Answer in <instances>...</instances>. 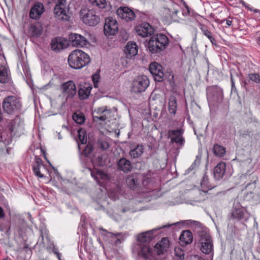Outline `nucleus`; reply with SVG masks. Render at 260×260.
<instances>
[{"label":"nucleus","mask_w":260,"mask_h":260,"mask_svg":"<svg viewBox=\"0 0 260 260\" xmlns=\"http://www.w3.org/2000/svg\"><path fill=\"white\" fill-rule=\"evenodd\" d=\"M89 1L93 6H98L100 8H104L106 6L105 0H89Z\"/></svg>","instance_id":"40"},{"label":"nucleus","mask_w":260,"mask_h":260,"mask_svg":"<svg viewBox=\"0 0 260 260\" xmlns=\"http://www.w3.org/2000/svg\"><path fill=\"white\" fill-rule=\"evenodd\" d=\"M71 67L72 68L74 69L78 70V69H81L84 66H77V67H76V66H71Z\"/></svg>","instance_id":"55"},{"label":"nucleus","mask_w":260,"mask_h":260,"mask_svg":"<svg viewBox=\"0 0 260 260\" xmlns=\"http://www.w3.org/2000/svg\"><path fill=\"white\" fill-rule=\"evenodd\" d=\"M122 60H123V61L125 60V63H126V64L129 63V62H128L127 60H125V58H123V59H122Z\"/></svg>","instance_id":"61"},{"label":"nucleus","mask_w":260,"mask_h":260,"mask_svg":"<svg viewBox=\"0 0 260 260\" xmlns=\"http://www.w3.org/2000/svg\"><path fill=\"white\" fill-rule=\"evenodd\" d=\"M55 6L54 9V13L55 17L59 20L68 21L70 17L67 14L66 9L67 7V0H55Z\"/></svg>","instance_id":"10"},{"label":"nucleus","mask_w":260,"mask_h":260,"mask_svg":"<svg viewBox=\"0 0 260 260\" xmlns=\"http://www.w3.org/2000/svg\"><path fill=\"white\" fill-rule=\"evenodd\" d=\"M150 84L148 78L145 75L136 77L131 84V90L135 93L144 92Z\"/></svg>","instance_id":"6"},{"label":"nucleus","mask_w":260,"mask_h":260,"mask_svg":"<svg viewBox=\"0 0 260 260\" xmlns=\"http://www.w3.org/2000/svg\"><path fill=\"white\" fill-rule=\"evenodd\" d=\"M183 133L184 131L182 128L169 131L168 134L171 142L176 143L180 147H182L185 143V140L183 137Z\"/></svg>","instance_id":"17"},{"label":"nucleus","mask_w":260,"mask_h":260,"mask_svg":"<svg viewBox=\"0 0 260 260\" xmlns=\"http://www.w3.org/2000/svg\"><path fill=\"white\" fill-rule=\"evenodd\" d=\"M149 71L155 81H161L164 77L162 66H149Z\"/></svg>","instance_id":"29"},{"label":"nucleus","mask_w":260,"mask_h":260,"mask_svg":"<svg viewBox=\"0 0 260 260\" xmlns=\"http://www.w3.org/2000/svg\"><path fill=\"white\" fill-rule=\"evenodd\" d=\"M181 3L184 7H187L188 6L184 0H181Z\"/></svg>","instance_id":"57"},{"label":"nucleus","mask_w":260,"mask_h":260,"mask_svg":"<svg viewBox=\"0 0 260 260\" xmlns=\"http://www.w3.org/2000/svg\"><path fill=\"white\" fill-rule=\"evenodd\" d=\"M112 110L108 108L107 106H103L96 109L94 113L97 115H93V119L94 121H105L107 118L110 116Z\"/></svg>","instance_id":"18"},{"label":"nucleus","mask_w":260,"mask_h":260,"mask_svg":"<svg viewBox=\"0 0 260 260\" xmlns=\"http://www.w3.org/2000/svg\"><path fill=\"white\" fill-rule=\"evenodd\" d=\"M69 42L68 40L57 37L53 39L51 41V49L55 52H59L68 47Z\"/></svg>","instance_id":"19"},{"label":"nucleus","mask_w":260,"mask_h":260,"mask_svg":"<svg viewBox=\"0 0 260 260\" xmlns=\"http://www.w3.org/2000/svg\"><path fill=\"white\" fill-rule=\"evenodd\" d=\"M124 52L127 58L131 59L138 53V46L136 43L128 42L125 48Z\"/></svg>","instance_id":"28"},{"label":"nucleus","mask_w":260,"mask_h":260,"mask_svg":"<svg viewBox=\"0 0 260 260\" xmlns=\"http://www.w3.org/2000/svg\"><path fill=\"white\" fill-rule=\"evenodd\" d=\"M99 230L103 231L102 235L105 237L106 240H108V239H106L107 238L111 239L110 242L112 244L117 245L124 240V237L121 233L114 234L113 233L108 232L102 228H100Z\"/></svg>","instance_id":"21"},{"label":"nucleus","mask_w":260,"mask_h":260,"mask_svg":"<svg viewBox=\"0 0 260 260\" xmlns=\"http://www.w3.org/2000/svg\"><path fill=\"white\" fill-rule=\"evenodd\" d=\"M149 65L152 66V65H159V64L156 62L153 61V62H151L149 64Z\"/></svg>","instance_id":"59"},{"label":"nucleus","mask_w":260,"mask_h":260,"mask_svg":"<svg viewBox=\"0 0 260 260\" xmlns=\"http://www.w3.org/2000/svg\"><path fill=\"white\" fill-rule=\"evenodd\" d=\"M78 137L80 142L82 144H85L87 142V138L85 136V132L84 130L79 129L78 131Z\"/></svg>","instance_id":"41"},{"label":"nucleus","mask_w":260,"mask_h":260,"mask_svg":"<svg viewBox=\"0 0 260 260\" xmlns=\"http://www.w3.org/2000/svg\"><path fill=\"white\" fill-rule=\"evenodd\" d=\"M209 39L210 40L212 45L216 46V41L212 36L210 37Z\"/></svg>","instance_id":"50"},{"label":"nucleus","mask_w":260,"mask_h":260,"mask_svg":"<svg viewBox=\"0 0 260 260\" xmlns=\"http://www.w3.org/2000/svg\"><path fill=\"white\" fill-rule=\"evenodd\" d=\"M28 248V245L26 243H25L24 244V246H23V249H27Z\"/></svg>","instance_id":"60"},{"label":"nucleus","mask_w":260,"mask_h":260,"mask_svg":"<svg viewBox=\"0 0 260 260\" xmlns=\"http://www.w3.org/2000/svg\"><path fill=\"white\" fill-rule=\"evenodd\" d=\"M169 246V241L168 238H163L155 246L157 254H156L158 260H159V254L166 251Z\"/></svg>","instance_id":"27"},{"label":"nucleus","mask_w":260,"mask_h":260,"mask_svg":"<svg viewBox=\"0 0 260 260\" xmlns=\"http://www.w3.org/2000/svg\"><path fill=\"white\" fill-rule=\"evenodd\" d=\"M174 253L175 256L180 260H183L184 259L185 252L181 248L175 247L174 249Z\"/></svg>","instance_id":"39"},{"label":"nucleus","mask_w":260,"mask_h":260,"mask_svg":"<svg viewBox=\"0 0 260 260\" xmlns=\"http://www.w3.org/2000/svg\"><path fill=\"white\" fill-rule=\"evenodd\" d=\"M5 133H1L0 134V142H3L5 144H9V143L11 141V139L10 138H6L5 136Z\"/></svg>","instance_id":"45"},{"label":"nucleus","mask_w":260,"mask_h":260,"mask_svg":"<svg viewBox=\"0 0 260 260\" xmlns=\"http://www.w3.org/2000/svg\"><path fill=\"white\" fill-rule=\"evenodd\" d=\"M250 216L247 210L238 201H235L231 211L230 218L237 221H247Z\"/></svg>","instance_id":"4"},{"label":"nucleus","mask_w":260,"mask_h":260,"mask_svg":"<svg viewBox=\"0 0 260 260\" xmlns=\"http://www.w3.org/2000/svg\"><path fill=\"white\" fill-rule=\"evenodd\" d=\"M126 182L130 188L135 189L140 184V175L137 174H131L127 176Z\"/></svg>","instance_id":"30"},{"label":"nucleus","mask_w":260,"mask_h":260,"mask_svg":"<svg viewBox=\"0 0 260 260\" xmlns=\"http://www.w3.org/2000/svg\"><path fill=\"white\" fill-rule=\"evenodd\" d=\"M201 29L203 34L208 39L212 37L211 32L207 29L206 26H202Z\"/></svg>","instance_id":"46"},{"label":"nucleus","mask_w":260,"mask_h":260,"mask_svg":"<svg viewBox=\"0 0 260 260\" xmlns=\"http://www.w3.org/2000/svg\"><path fill=\"white\" fill-rule=\"evenodd\" d=\"M90 174L92 177L101 186L104 185L110 180L109 175L103 170L99 169L90 170Z\"/></svg>","instance_id":"14"},{"label":"nucleus","mask_w":260,"mask_h":260,"mask_svg":"<svg viewBox=\"0 0 260 260\" xmlns=\"http://www.w3.org/2000/svg\"><path fill=\"white\" fill-rule=\"evenodd\" d=\"M186 11L183 12V15L184 16L189 15L190 13L189 7L187 6V7H185Z\"/></svg>","instance_id":"49"},{"label":"nucleus","mask_w":260,"mask_h":260,"mask_svg":"<svg viewBox=\"0 0 260 260\" xmlns=\"http://www.w3.org/2000/svg\"><path fill=\"white\" fill-rule=\"evenodd\" d=\"M226 164L224 162H220L214 169V176L216 180H219L221 179L225 171Z\"/></svg>","instance_id":"31"},{"label":"nucleus","mask_w":260,"mask_h":260,"mask_svg":"<svg viewBox=\"0 0 260 260\" xmlns=\"http://www.w3.org/2000/svg\"><path fill=\"white\" fill-rule=\"evenodd\" d=\"M144 148L142 145H137V146L132 149L129 153L130 156L134 158H136L140 157L143 153Z\"/></svg>","instance_id":"35"},{"label":"nucleus","mask_w":260,"mask_h":260,"mask_svg":"<svg viewBox=\"0 0 260 260\" xmlns=\"http://www.w3.org/2000/svg\"><path fill=\"white\" fill-rule=\"evenodd\" d=\"M117 169L124 173H128L131 171L133 166L131 161L125 157L121 158L117 163Z\"/></svg>","instance_id":"26"},{"label":"nucleus","mask_w":260,"mask_h":260,"mask_svg":"<svg viewBox=\"0 0 260 260\" xmlns=\"http://www.w3.org/2000/svg\"><path fill=\"white\" fill-rule=\"evenodd\" d=\"M177 109V98L173 95L169 98L168 110L170 114L175 115Z\"/></svg>","instance_id":"33"},{"label":"nucleus","mask_w":260,"mask_h":260,"mask_svg":"<svg viewBox=\"0 0 260 260\" xmlns=\"http://www.w3.org/2000/svg\"><path fill=\"white\" fill-rule=\"evenodd\" d=\"M251 177L253 178V179H254L253 182L252 183H248L247 185H246V187H248L249 186H250L251 185H253L254 187H255V182L257 180V178L256 176H254L253 175H252L251 176Z\"/></svg>","instance_id":"48"},{"label":"nucleus","mask_w":260,"mask_h":260,"mask_svg":"<svg viewBox=\"0 0 260 260\" xmlns=\"http://www.w3.org/2000/svg\"><path fill=\"white\" fill-rule=\"evenodd\" d=\"M135 29L138 35L142 38L151 36L154 31L153 27L147 22H143L139 24L136 26Z\"/></svg>","instance_id":"16"},{"label":"nucleus","mask_w":260,"mask_h":260,"mask_svg":"<svg viewBox=\"0 0 260 260\" xmlns=\"http://www.w3.org/2000/svg\"><path fill=\"white\" fill-rule=\"evenodd\" d=\"M80 17L82 22L88 26H96L100 21V18L93 10L81 11Z\"/></svg>","instance_id":"8"},{"label":"nucleus","mask_w":260,"mask_h":260,"mask_svg":"<svg viewBox=\"0 0 260 260\" xmlns=\"http://www.w3.org/2000/svg\"><path fill=\"white\" fill-rule=\"evenodd\" d=\"M136 251L139 256L146 260H158L156 253L153 251L148 244H138L133 249Z\"/></svg>","instance_id":"7"},{"label":"nucleus","mask_w":260,"mask_h":260,"mask_svg":"<svg viewBox=\"0 0 260 260\" xmlns=\"http://www.w3.org/2000/svg\"><path fill=\"white\" fill-rule=\"evenodd\" d=\"M32 170L34 174L40 178H43V172L46 170V167L43 164L42 159L40 158L35 159V162L33 165Z\"/></svg>","instance_id":"25"},{"label":"nucleus","mask_w":260,"mask_h":260,"mask_svg":"<svg viewBox=\"0 0 260 260\" xmlns=\"http://www.w3.org/2000/svg\"><path fill=\"white\" fill-rule=\"evenodd\" d=\"M225 20H223L222 21H224ZM225 21H226V24L228 25V26H231L232 25V21L230 20H225Z\"/></svg>","instance_id":"54"},{"label":"nucleus","mask_w":260,"mask_h":260,"mask_svg":"<svg viewBox=\"0 0 260 260\" xmlns=\"http://www.w3.org/2000/svg\"><path fill=\"white\" fill-rule=\"evenodd\" d=\"M169 40L167 36L157 34L151 37L147 44L148 50L152 53L164 50L169 45Z\"/></svg>","instance_id":"1"},{"label":"nucleus","mask_w":260,"mask_h":260,"mask_svg":"<svg viewBox=\"0 0 260 260\" xmlns=\"http://www.w3.org/2000/svg\"><path fill=\"white\" fill-rule=\"evenodd\" d=\"M213 151L214 154L218 157L224 156L226 153L225 148L218 144L214 145Z\"/></svg>","instance_id":"36"},{"label":"nucleus","mask_w":260,"mask_h":260,"mask_svg":"<svg viewBox=\"0 0 260 260\" xmlns=\"http://www.w3.org/2000/svg\"><path fill=\"white\" fill-rule=\"evenodd\" d=\"M53 252L56 255L58 260H62L61 258V256H60L61 254L57 251L56 248H53Z\"/></svg>","instance_id":"47"},{"label":"nucleus","mask_w":260,"mask_h":260,"mask_svg":"<svg viewBox=\"0 0 260 260\" xmlns=\"http://www.w3.org/2000/svg\"><path fill=\"white\" fill-rule=\"evenodd\" d=\"M192 259V260H202L200 257L196 256V255L193 256Z\"/></svg>","instance_id":"56"},{"label":"nucleus","mask_w":260,"mask_h":260,"mask_svg":"<svg viewBox=\"0 0 260 260\" xmlns=\"http://www.w3.org/2000/svg\"><path fill=\"white\" fill-rule=\"evenodd\" d=\"M9 81V69L5 67L3 69L0 68V82L5 83Z\"/></svg>","instance_id":"37"},{"label":"nucleus","mask_w":260,"mask_h":260,"mask_svg":"<svg viewBox=\"0 0 260 260\" xmlns=\"http://www.w3.org/2000/svg\"><path fill=\"white\" fill-rule=\"evenodd\" d=\"M69 39L72 45L75 47H83L88 43L85 37L78 34H71Z\"/></svg>","instance_id":"20"},{"label":"nucleus","mask_w":260,"mask_h":260,"mask_svg":"<svg viewBox=\"0 0 260 260\" xmlns=\"http://www.w3.org/2000/svg\"><path fill=\"white\" fill-rule=\"evenodd\" d=\"M108 147V145L107 143H102V148L103 149H106Z\"/></svg>","instance_id":"53"},{"label":"nucleus","mask_w":260,"mask_h":260,"mask_svg":"<svg viewBox=\"0 0 260 260\" xmlns=\"http://www.w3.org/2000/svg\"><path fill=\"white\" fill-rule=\"evenodd\" d=\"M179 239L182 245H187L192 242L193 237L189 231H184L181 233Z\"/></svg>","instance_id":"32"},{"label":"nucleus","mask_w":260,"mask_h":260,"mask_svg":"<svg viewBox=\"0 0 260 260\" xmlns=\"http://www.w3.org/2000/svg\"><path fill=\"white\" fill-rule=\"evenodd\" d=\"M118 30V24L117 21L112 17H108L105 19L104 27V34L107 36H113Z\"/></svg>","instance_id":"13"},{"label":"nucleus","mask_w":260,"mask_h":260,"mask_svg":"<svg viewBox=\"0 0 260 260\" xmlns=\"http://www.w3.org/2000/svg\"><path fill=\"white\" fill-rule=\"evenodd\" d=\"M42 32L43 26L42 24L39 22H36L29 25L28 34L30 37L38 38L41 35Z\"/></svg>","instance_id":"24"},{"label":"nucleus","mask_w":260,"mask_h":260,"mask_svg":"<svg viewBox=\"0 0 260 260\" xmlns=\"http://www.w3.org/2000/svg\"><path fill=\"white\" fill-rule=\"evenodd\" d=\"M60 89L64 96L66 97V101L69 98L72 99L77 92L75 84L72 81H69L62 84Z\"/></svg>","instance_id":"15"},{"label":"nucleus","mask_w":260,"mask_h":260,"mask_svg":"<svg viewBox=\"0 0 260 260\" xmlns=\"http://www.w3.org/2000/svg\"><path fill=\"white\" fill-rule=\"evenodd\" d=\"M89 56L81 50L73 51L68 57L69 65H87L90 62Z\"/></svg>","instance_id":"3"},{"label":"nucleus","mask_w":260,"mask_h":260,"mask_svg":"<svg viewBox=\"0 0 260 260\" xmlns=\"http://www.w3.org/2000/svg\"><path fill=\"white\" fill-rule=\"evenodd\" d=\"M200 244L201 251L205 254H209L213 251V242L210 235L205 232L199 233Z\"/></svg>","instance_id":"9"},{"label":"nucleus","mask_w":260,"mask_h":260,"mask_svg":"<svg viewBox=\"0 0 260 260\" xmlns=\"http://www.w3.org/2000/svg\"><path fill=\"white\" fill-rule=\"evenodd\" d=\"M8 128L10 132L11 136H16L20 137L24 132V120L18 115L9 121Z\"/></svg>","instance_id":"5"},{"label":"nucleus","mask_w":260,"mask_h":260,"mask_svg":"<svg viewBox=\"0 0 260 260\" xmlns=\"http://www.w3.org/2000/svg\"><path fill=\"white\" fill-rule=\"evenodd\" d=\"M249 79L258 84H260V76L256 73H251L248 75Z\"/></svg>","instance_id":"42"},{"label":"nucleus","mask_w":260,"mask_h":260,"mask_svg":"<svg viewBox=\"0 0 260 260\" xmlns=\"http://www.w3.org/2000/svg\"><path fill=\"white\" fill-rule=\"evenodd\" d=\"M21 99L15 95L6 96L3 100L2 107L5 113L13 115L19 113L22 109Z\"/></svg>","instance_id":"2"},{"label":"nucleus","mask_w":260,"mask_h":260,"mask_svg":"<svg viewBox=\"0 0 260 260\" xmlns=\"http://www.w3.org/2000/svg\"><path fill=\"white\" fill-rule=\"evenodd\" d=\"M173 224H166L153 229L151 230L142 233L138 235L137 240L139 244H148L150 240L155 236V233L162 228H168Z\"/></svg>","instance_id":"12"},{"label":"nucleus","mask_w":260,"mask_h":260,"mask_svg":"<svg viewBox=\"0 0 260 260\" xmlns=\"http://www.w3.org/2000/svg\"><path fill=\"white\" fill-rule=\"evenodd\" d=\"M44 12V7L43 4L40 2H36L30 10L29 16L31 18L37 20L40 17Z\"/></svg>","instance_id":"23"},{"label":"nucleus","mask_w":260,"mask_h":260,"mask_svg":"<svg viewBox=\"0 0 260 260\" xmlns=\"http://www.w3.org/2000/svg\"><path fill=\"white\" fill-rule=\"evenodd\" d=\"M231 82H232V90H233L234 89H235L236 87H235V83L234 81V79H233L232 76H231Z\"/></svg>","instance_id":"52"},{"label":"nucleus","mask_w":260,"mask_h":260,"mask_svg":"<svg viewBox=\"0 0 260 260\" xmlns=\"http://www.w3.org/2000/svg\"><path fill=\"white\" fill-rule=\"evenodd\" d=\"M92 87L90 85L80 87L78 91V94L81 100H85L90 95Z\"/></svg>","instance_id":"34"},{"label":"nucleus","mask_w":260,"mask_h":260,"mask_svg":"<svg viewBox=\"0 0 260 260\" xmlns=\"http://www.w3.org/2000/svg\"><path fill=\"white\" fill-rule=\"evenodd\" d=\"M118 17L126 21L134 20L136 17L134 12L127 7H120L117 10Z\"/></svg>","instance_id":"22"},{"label":"nucleus","mask_w":260,"mask_h":260,"mask_svg":"<svg viewBox=\"0 0 260 260\" xmlns=\"http://www.w3.org/2000/svg\"><path fill=\"white\" fill-rule=\"evenodd\" d=\"M99 72L100 71H98L97 72L92 75V81L94 84V87H98V83H99Z\"/></svg>","instance_id":"44"},{"label":"nucleus","mask_w":260,"mask_h":260,"mask_svg":"<svg viewBox=\"0 0 260 260\" xmlns=\"http://www.w3.org/2000/svg\"><path fill=\"white\" fill-rule=\"evenodd\" d=\"M5 216V213L3 209L0 207V218H3Z\"/></svg>","instance_id":"51"},{"label":"nucleus","mask_w":260,"mask_h":260,"mask_svg":"<svg viewBox=\"0 0 260 260\" xmlns=\"http://www.w3.org/2000/svg\"><path fill=\"white\" fill-rule=\"evenodd\" d=\"M178 11L176 10V11H175V13L176 14L178 13Z\"/></svg>","instance_id":"62"},{"label":"nucleus","mask_w":260,"mask_h":260,"mask_svg":"<svg viewBox=\"0 0 260 260\" xmlns=\"http://www.w3.org/2000/svg\"><path fill=\"white\" fill-rule=\"evenodd\" d=\"M223 96V91L219 86H212L207 88V97L209 102H220Z\"/></svg>","instance_id":"11"},{"label":"nucleus","mask_w":260,"mask_h":260,"mask_svg":"<svg viewBox=\"0 0 260 260\" xmlns=\"http://www.w3.org/2000/svg\"><path fill=\"white\" fill-rule=\"evenodd\" d=\"M257 43L260 45V34H259V36L257 37Z\"/></svg>","instance_id":"58"},{"label":"nucleus","mask_w":260,"mask_h":260,"mask_svg":"<svg viewBox=\"0 0 260 260\" xmlns=\"http://www.w3.org/2000/svg\"><path fill=\"white\" fill-rule=\"evenodd\" d=\"M73 119L76 123L80 124L83 123L85 120V116L82 113H75L73 115Z\"/></svg>","instance_id":"38"},{"label":"nucleus","mask_w":260,"mask_h":260,"mask_svg":"<svg viewBox=\"0 0 260 260\" xmlns=\"http://www.w3.org/2000/svg\"><path fill=\"white\" fill-rule=\"evenodd\" d=\"M41 236H42V240H43V238H44V237H43V235H42Z\"/></svg>","instance_id":"64"},{"label":"nucleus","mask_w":260,"mask_h":260,"mask_svg":"<svg viewBox=\"0 0 260 260\" xmlns=\"http://www.w3.org/2000/svg\"><path fill=\"white\" fill-rule=\"evenodd\" d=\"M98 165H99V166H101V165H102V163H99V164H98Z\"/></svg>","instance_id":"63"},{"label":"nucleus","mask_w":260,"mask_h":260,"mask_svg":"<svg viewBox=\"0 0 260 260\" xmlns=\"http://www.w3.org/2000/svg\"><path fill=\"white\" fill-rule=\"evenodd\" d=\"M92 151V147L90 144H88L83 151V154L88 157Z\"/></svg>","instance_id":"43"}]
</instances>
